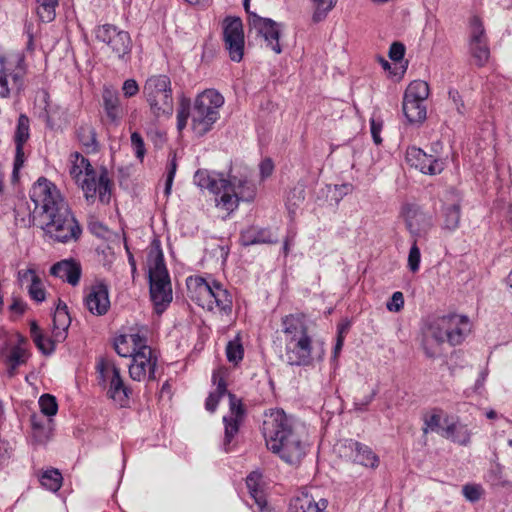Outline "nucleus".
Segmentation results:
<instances>
[{"label": "nucleus", "instance_id": "nucleus-1", "mask_svg": "<svg viewBox=\"0 0 512 512\" xmlns=\"http://www.w3.org/2000/svg\"><path fill=\"white\" fill-rule=\"evenodd\" d=\"M30 198L36 208H41L42 229L55 241H77L82 229L57 187L40 177L31 188Z\"/></svg>", "mask_w": 512, "mask_h": 512}, {"label": "nucleus", "instance_id": "nucleus-2", "mask_svg": "<svg viewBox=\"0 0 512 512\" xmlns=\"http://www.w3.org/2000/svg\"><path fill=\"white\" fill-rule=\"evenodd\" d=\"M267 448L288 464H299L305 455V443L295 421L283 410L272 411L263 422Z\"/></svg>", "mask_w": 512, "mask_h": 512}, {"label": "nucleus", "instance_id": "nucleus-3", "mask_svg": "<svg viewBox=\"0 0 512 512\" xmlns=\"http://www.w3.org/2000/svg\"><path fill=\"white\" fill-rule=\"evenodd\" d=\"M223 104L224 97L214 89H207L199 94L192 111L190 100L183 98L177 111V129L182 131L191 117L193 132L199 137L204 136L219 119V109Z\"/></svg>", "mask_w": 512, "mask_h": 512}, {"label": "nucleus", "instance_id": "nucleus-4", "mask_svg": "<svg viewBox=\"0 0 512 512\" xmlns=\"http://www.w3.org/2000/svg\"><path fill=\"white\" fill-rule=\"evenodd\" d=\"M285 352L283 360L292 366H306L312 360V338L303 313L289 314L282 318Z\"/></svg>", "mask_w": 512, "mask_h": 512}, {"label": "nucleus", "instance_id": "nucleus-5", "mask_svg": "<svg viewBox=\"0 0 512 512\" xmlns=\"http://www.w3.org/2000/svg\"><path fill=\"white\" fill-rule=\"evenodd\" d=\"M150 297L155 311L161 314L172 301V288L161 249L152 250L148 256Z\"/></svg>", "mask_w": 512, "mask_h": 512}, {"label": "nucleus", "instance_id": "nucleus-6", "mask_svg": "<svg viewBox=\"0 0 512 512\" xmlns=\"http://www.w3.org/2000/svg\"><path fill=\"white\" fill-rule=\"evenodd\" d=\"M188 288L194 285L197 292L198 305L209 311L217 309L220 313L229 315L232 312V296L230 292L219 282H207L202 277L189 278Z\"/></svg>", "mask_w": 512, "mask_h": 512}, {"label": "nucleus", "instance_id": "nucleus-7", "mask_svg": "<svg viewBox=\"0 0 512 512\" xmlns=\"http://www.w3.org/2000/svg\"><path fill=\"white\" fill-rule=\"evenodd\" d=\"M143 94L155 117H170L173 114L174 102L171 80L168 76L153 75L149 77L144 84Z\"/></svg>", "mask_w": 512, "mask_h": 512}, {"label": "nucleus", "instance_id": "nucleus-8", "mask_svg": "<svg viewBox=\"0 0 512 512\" xmlns=\"http://www.w3.org/2000/svg\"><path fill=\"white\" fill-rule=\"evenodd\" d=\"M96 370L99 385L103 388L108 387V397L123 406L129 399L131 389L124 383L120 369L113 362L101 358Z\"/></svg>", "mask_w": 512, "mask_h": 512}, {"label": "nucleus", "instance_id": "nucleus-9", "mask_svg": "<svg viewBox=\"0 0 512 512\" xmlns=\"http://www.w3.org/2000/svg\"><path fill=\"white\" fill-rule=\"evenodd\" d=\"M95 36L98 41L109 47L117 59L125 63L128 62L132 50V40L127 31L120 30L112 24H104L97 27Z\"/></svg>", "mask_w": 512, "mask_h": 512}, {"label": "nucleus", "instance_id": "nucleus-10", "mask_svg": "<svg viewBox=\"0 0 512 512\" xmlns=\"http://www.w3.org/2000/svg\"><path fill=\"white\" fill-rule=\"evenodd\" d=\"M469 53L478 67L485 66L490 58L485 28L478 16H473L470 20Z\"/></svg>", "mask_w": 512, "mask_h": 512}, {"label": "nucleus", "instance_id": "nucleus-11", "mask_svg": "<svg viewBox=\"0 0 512 512\" xmlns=\"http://www.w3.org/2000/svg\"><path fill=\"white\" fill-rule=\"evenodd\" d=\"M223 39L232 61L240 62L244 55V32L239 17H226L223 22Z\"/></svg>", "mask_w": 512, "mask_h": 512}, {"label": "nucleus", "instance_id": "nucleus-12", "mask_svg": "<svg viewBox=\"0 0 512 512\" xmlns=\"http://www.w3.org/2000/svg\"><path fill=\"white\" fill-rule=\"evenodd\" d=\"M158 357L152 348H144L132 358L129 365V375L134 381L156 380Z\"/></svg>", "mask_w": 512, "mask_h": 512}, {"label": "nucleus", "instance_id": "nucleus-13", "mask_svg": "<svg viewBox=\"0 0 512 512\" xmlns=\"http://www.w3.org/2000/svg\"><path fill=\"white\" fill-rule=\"evenodd\" d=\"M248 23L264 38L268 48L276 54H280L282 52V47L279 42L281 24L270 18L260 17L254 12L248 13Z\"/></svg>", "mask_w": 512, "mask_h": 512}, {"label": "nucleus", "instance_id": "nucleus-14", "mask_svg": "<svg viewBox=\"0 0 512 512\" xmlns=\"http://www.w3.org/2000/svg\"><path fill=\"white\" fill-rule=\"evenodd\" d=\"M407 163L426 175H437L444 170L445 163L442 159L432 154H427L422 149L410 147L406 151Z\"/></svg>", "mask_w": 512, "mask_h": 512}, {"label": "nucleus", "instance_id": "nucleus-15", "mask_svg": "<svg viewBox=\"0 0 512 512\" xmlns=\"http://www.w3.org/2000/svg\"><path fill=\"white\" fill-rule=\"evenodd\" d=\"M403 216L406 228L413 239L427 235L433 226L432 216L423 212L418 206L406 205L403 208Z\"/></svg>", "mask_w": 512, "mask_h": 512}, {"label": "nucleus", "instance_id": "nucleus-16", "mask_svg": "<svg viewBox=\"0 0 512 512\" xmlns=\"http://www.w3.org/2000/svg\"><path fill=\"white\" fill-rule=\"evenodd\" d=\"M230 415L223 417L225 424V436H224V447L226 451H229V444L231 443L234 436L239 431V425L242 421L245 409L242 401L231 392H228Z\"/></svg>", "mask_w": 512, "mask_h": 512}, {"label": "nucleus", "instance_id": "nucleus-17", "mask_svg": "<svg viewBox=\"0 0 512 512\" xmlns=\"http://www.w3.org/2000/svg\"><path fill=\"white\" fill-rule=\"evenodd\" d=\"M85 305L93 315L106 314L110 307L108 286L103 282L92 286L85 297Z\"/></svg>", "mask_w": 512, "mask_h": 512}, {"label": "nucleus", "instance_id": "nucleus-18", "mask_svg": "<svg viewBox=\"0 0 512 512\" xmlns=\"http://www.w3.org/2000/svg\"><path fill=\"white\" fill-rule=\"evenodd\" d=\"M81 273V265L74 259L61 260L50 268L51 275L66 281L72 286H76L79 283Z\"/></svg>", "mask_w": 512, "mask_h": 512}, {"label": "nucleus", "instance_id": "nucleus-19", "mask_svg": "<svg viewBox=\"0 0 512 512\" xmlns=\"http://www.w3.org/2000/svg\"><path fill=\"white\" fill-rule=\"evenodd\" d=\"M328 501L321 498L315 501L307 491H301L294 496L289 503L290 512H326Z\"/></svg>", "mask_w": 512, "mask_h": 512}, {"label": "nucleus", "instance_id": "nucleus-20", "mask_svg": "<svg viewBox=\"0 0 512 512\" xmlns=\"http://www.w3.org/2000/svg\"><path fill=\"white\" fill-rule=\"evenodd\" d=\"M449 330V315L435 319L428 327V335L423 340V348L425 354L433 358L435 352L429 347V337L432 338L437 344H442L447 341V335Z\"/></svg>", "mask_w": 512, "mask_h": 512}, {"label": "nucleus", "instance_id": "nucleus-21", "mask_svg": "<svg viewBox=\"0 0 512 512\" xmlns=\"http://www.w3.org/2000/svg\"><path fill=\"white\" fill-rule=\"evenodd\" d=\"M103 108L111 123L119 124L124 116L118 92L105 87L102 93Z\"/></svg>", "mask_w": 512, "mask_h": 512}, {"label": "nucleus", "instance_id": "nucleus-22", "mask_svg": "<svg viewBox=\"0 0 512 512\" xmlns=\"http://www.w3.org/2000/svg\"><path fill=\"white\" fill-rule=\"evenodd\" d=\"M469 321L466 316L449 315L447 342L452 346L461 344L469 333Z\"/></svg>", "mask_w": 512, "mask_h": 512}, {"label": "nucleus", "instance_id": "nucleus-23", "mask_svg": "<svg viewBox=\"0 0 512 512\" xmlns=\"http://www.w3.org/2000/svg\"><path fill=\"white\" fill-rule=\"evenodd\" d=\"M71 324V317L67 310V305L59 300L56 310L53 315V329L52 333L55 340L63 342L67 337V331Z\"/></svg>", "mask_w": 512, "mask_h": 512}, {"label": "nucleus", "instance_id": "nucleus-24", "mask_svg": "<svg viewBox=\"0 0 512 512\" xmlns=\"http://www.w3.org/2000/svg\"><path fill=\"white\" fill-rule=\"evenodd\" d=\"M261 480V473L253 471L246 478V486L250 497L254 500L257 510L259 512H267V500L262 489Z\"/></svg>", "mask_w": 512, "mask_h": 512}, {"label": "nucleus", "instance_id": "nucleus-25", "mask_svg": "<svg viewBox=\"0 0 512 512\" xmlns=\"http://www.w3.org/2000/svg\"><path fill=\"white\" fill-rule=\"evenodd\" d=\"M276 242L277 239H274L271 232L265 228L250 226L241 231L240 234V243L243 246H251L255 244H272Z\"/></svg>", "mask_w": 512, "mask_h": 512}, {"label": "nucleus", "instance_id": "nucleus-26", "mask_svg": "<svg viewBox=\"0 0 512 512\" xmlns=\"http://www.w3.org/2000/svg\"><path fill=\"white\" fill-rule=\"evenodd\" d=\"M219 188L220 197L219 199H216L217 206H220L222 209L229 212L234 211L240 201L235 190V184H232V181L221 179Z\"/></svg>", "mask_w": 512, "mask_h": 512}, {"label": "nucleus", "instance_id": "nucleus-27", "mask_svg": "<svg viewBox=\"0 0 512 512\" xmlns=\"http://www.w3.org/2000/svg\"><path fill=\"white\" fill-rule=\"evenodd\" d=\"M403 113L409 123H422L427 117L425 102L403 98Z\"/></svg>", "mask_w": 512, "mask_h": 512}, {"label": "nucleus", "instance_id": "nucleus-28", "mask_svg": "<svg viewBox=\"0 0 512 512\" xmlns=\"http://www.w3.org/2000/svg\"><path fill=\"white\" fill-rule=\"evenodd\" d=\"M441 435L460 445H467L470 442L471 433L467 425L451 423L442 429Z\"/></svg>", "mask_w": 512, "mask_h": 512}, {"label": "nucleus", "instance_id": "nucleus-29", "mask_svg": "<svg viewBox=\"0 0 512 512\" xmlns=\"http://www.w3.org/2000/svg\"><path fill=\"white\" fill-rule=\"evenodd\" d=\"M70 162L71 167L69 173L77 183L81 181L83 173H85V176L92 174V165L90 164L89 160L79 152H74L70 155Z\"/></svg>", "mask_w": 512, "mask_h": 512}, {"label": "nucleus", "instance_id": "nucleus-30", "mask_svg": "<svg viewBox=\"0 0 512 512\" xmlns=\"http://www.w3.org/2000/svg\"><path fill=\"white\" fill-rule=\"evenodd\" d=\"M76 134L86 152L95 153L99 150L97 134L94 127L89 124L80 125Z\"/></svg>", "mask_w": 512, "mask_h": 512}, {"label": "nucleus", "instance_id": "nucleus-31", "mask_svg": "<svg viewBox=\"0 0 512 512\" xmlns=\"http://www.w3.org/2000/svg\"><path fill=\"white\" fill-rule=\"evenodd\" d=\"M212 381L217 385L216 390L211 392L206 399L205 407L208 411L214 412L218 406L221 397L225 394L228 395L227 385L220 372L215 371L212 375Z\"/></svg>", "mask_w": 512, "mask_h": 512}, {"label": "nucleus", "instance_id": "nucleus-32", "mask_svg": "<svg viewBox=\"0 0 512 512\" xmlns=\"http://www.w3.org/2000/svg\"><path fill=\"white\" fill-rule=\"evenodd\" d=\"M222 178H216L207 170H198L194 175V183L201 189H207L211 193L220 194V184Z\"/></svg>", "mask_w": 512, "mask_h": 512}, {"label": "nucleus", "instance_id": "nucleus-33", "mask_svg": "<svg viewBox=\"0 0 512 512\" xmlns=\"http://www.w3.org/2000/svg\"><path fill=\"white\" fill-rule=\"evenodd\" d=\"M442 228L447 231H454L459 227L461 218V206L459 203L445 206L442 211Z\"/></svg>", "mask_w": 512, "mask_h": 512}, {"label": "nucleus", "instance_id": "nucleus-34", "mask_svg": "<svg viewBox=\"0 0 512 512\" xmlns=\"http://www.w3.org/2000/svg\"><path fill=\"white\" fill-rule=\"evenodd\" d=\"M65 114L66 110L64 108L47 102L43 117L47 127L53 130L61 125Z\"/></svg>", "mask_w": 512, "mask_h": 512}, {"label": "nucleus", "instance_id": "nucleus-35", "mask_svg": "<svg viewBox=\"0 0 512 512\" xmlns=\"http://www.w3.org/2000/svg\"><path fill=\"white\" fill-rule=\"evenodd\" d=\"M429 96V85L422 80L412 81L405 90L406 99L425 102Z\"/></svg>", "mask_w": 512, "mask_h": 512}, {"label": "nucleus", "instance_id": "nucleus-36", "mask_svg": "<svg viewBox=\"0 0 512 512\" xmlns=\"http://www.w3.org/2000/svg\"><path fill=\"white\" fill-rule=\"evenodd\" d=\"M355 461L366 467H376L379 459L375 453L366 445L355 442Z\"/></svg>", "mask_w": 512, "mask_h": 512}, {"label": "nucleus", "instance_id": "nucleus-37", "mask_svg": "<svg viewBox=\"0 0 512 512\" xmlns=\"http://www.w3.org/2000/svg\"><path fill=\"white\" fill-rule=\"evenodd\" d=\"M62 481V474L55 468L44 471L40 477L41 485L52 492H57L61 488Z\"/></svg>", "mask_w": 512, "mask_h": 512}, {"label": "nucleus", "instance_id": "nucleus-38", "mask_svg": "<svg viewBox=\"0 0 512 512\" xmlns=\"http://www.w3.org/2000/svg\"><path fill=\"white\" fill-rule=\"evenodd\" d=\"M312 2V21L319 23L326 19L328 13L334 8L337 0H311Z\"/></svg>", "mask_w": 512, "mask_h": 512}, {"label": "nucleus", "instance_id": "nucleus-39", "mask_svg": "<svg viewBox=\"0 0 512 512\" xmlns=\"http://www.w3.org/2000/svg\"><path fill=\"white\" fill-rule=\"evenodd\" d=\"M232 184H235V190L239 200L250 202L255 198L256 188L252 182L246 179L236 180V178H234Z\"/></svg>", "mask_w": 512, "mask_h": 512}, {"label": "nucleus", "instance_id": "nucleus-40", "mask_svg": "<svg viewBox=\"0 0 512 512\" xmlns=\"http://www.w3.org/2000/svg\"><path fill=\"white\" fill-rule=\"evenodd\" d=\"M97 193L102 203H109L111 198V182L106 168H102L98 176Z\"/></svg>", "mask_w": 512, "mask_h": 512}, {"label": "nucleus", "instance_id": "nucleus-41", "mask_svg": "<svg viewBox=\"0 0 512 512\" xmlns=\"http://www.w3.org/2000/svg\"><path fill=\"white\" fill-rule=\"evenodd\" d=\"M37 14L43 22H51L55 18L58 0H36Z\"/></svg>", "mask_w": 512, "mask_h": 512}, {"label": "nucleus", "instance_id": "nucleus-42", "mask_svg": "<svg viewBox=\"0 0 512 512\" xmlns=\"http://www.w3.org/2000/svg\"><path fill=\"white\" fill-rule=\"evenodd\" d=\"M97 185L98 178L96 177L95 170L92 169V174L85 176V178L81 181V187L87 201H94L97 194Z\"/></svg>", "mask_w": 512, "mask_h": 512}, {"label": "nucleus", "instance_id": "nucleus-43", "mask_svg": "<svg viewBox=\"0 0 512 512\" xmlns=\"http://www.w3.org/2000/svg\"><path fill=\"white\" fill-rule=\"evenodd\" d=\"M29 118L21 114L18 118L17 127L14 135L15 144H25L29 139Z\"/></svg>", "mask_w": 512, "mask_h": 512}, {"label": "nucleus", "instance_id": "nucleus-44", "mask_svg": "<svg viewBox=\"0 0 512 512\" xmlns=\"http://www.w3.org/2000/svg\"><path fill=\"white\" fill-rule=\"evenodd\" d=\"M244 349L237 337L235 340L229 341L226 347V356L229 362L237 364L243 359Z\"/></svg>", "mask_w": 512, "mask_h": 512}, {"label": "nucleus", "instance_id": "nucleus-45", "mask_svg": "<svg viewBox=\"0 0 512 512\" xmlns=\"http://www.w3.org/2000/svg\"><path fill=\"white\" fill-rule=\"evenodd\" d=\"M114 348L117 354L121 357H134L136 354L135 348L128 343V336L120 335L114 341Z\"/></svg>", "mask_w": 512, "mask_h": 512}, {"label": "nucleus", "instance_id": "nucleus-46", "mask_svg": "<svg viewBox=\"0 0 512 512\" xmlns=\"http://www.w3.org/2000/svg\"><path fill=\"white\" fill-rule=\"evenodd\" d=\"M41 412L46 416H54L58 411L56 398L50 394H43L39 399Z\"/></svg>", "mask_w": 512, "mask_h": 512}, {"label": "nucleus", "instance_id": "nucleus-47", "mask_svg": "<svg viewBox=\"0 0 512 512\" xmlns=\"http://www.w3.org/2000/svg\"><path fill=\"white\" fill-rule=\"evenodd\" d=\"M36 347L44 354L50 355L55 350L56 343H59L55 340L54 335L52 337H46L45 335L37 336V339L34 341Z\"/></svg>", "mask_w": 512, "mask_h": 512}, {"label": "nucleus", "instance_id": "nucleus-48", "mask_svg": "<svg viewBox=\"0 0 512 512\" xmlns=\"http://www.w3.org/2000/svg\"><path fill=\"white\" fill-rule=\"evenodd\" d=\"M5 63L6 57L0 55V97L2 98H6L10 94Z\"/></svg>", "mask_w": 512, "mask_h": 512}, {"label": "nucleus", "instance_id": "nucleus-49", "mask_svg": "<svg viewBox=\"0 0 512 512\" xmlns=\"http://www.w3.org/2000/svg\"><path fill=\"white\" fill-rule=\"evenodd\" d=\"M420 249L417 246V239H413L412 246L408 255V267L412 272H416L419 269L420 265Z\"/></svg>", "mask_w": 512, "mask_h": 512}, {"label": "nucleus", "instance_id": "nucleus-50", "mask_svg": "<svg viewBox=\"0 0 512 512\" xmlns=\"http://www.w3.org/2000/svg\"><path fill=\"white\" fill-rule=\"evenodd\" d=\"M441 428V416L437 413H434L430 416H426L424 419V427L422 431L424 434H427L429 431L442 432Z\"/></svg>", "mask_w": 512, "mask_h": 512}, {"label": "nucleus", "instance_id": "nucleus-51", "mask_svg": "<svg viewBox=\"0 0 512 512\" xmlns=\"http://www.w3.org/2000/svg\"><path fill=\"white\" fill-rule=\"evenodd\" d=\"M28 292L30 297L36 302H42L45 300V290L42 288L41 281L38 276H35L32 280Z\"/></svg>", "mask_w": 512, "mask_h": 512}, {"label": "nucleus", "instance_id": "nucleus-52", "mask_svg": "<svg viewBox=\"0 0 512 512\" xmlns=\"http://www.w3.org/2000/svg\"><path fill=\"white\" fill-rule=\"evenodd\" d=\"M304 200V190L294 188L291 190L287 197V208L290 213H294L296 207L298 206L299 202H302Z\"/></svg>", "mask_w": 512, "mask_h": 512}, {"label": "nucleus", "instance_id": "nucleus-53", "mask_svg": "<svg viewBox=\"0 0 512 512\" xmlns=\"http://www.w3.org/2000/svg\"><path fill=\"white\" fill-rule=\"evenodd\" d=\"M26 352L20 346H14L11 348L10 354L7 357V364H14V366H20L26 362Z\"/></svg>", "mask_w": 512, "mask_h": 512}, {"label": "nucleus", "instance_id": "nucleus-54", "mask_svg": "<svg viewBox=\"0 0 512 512\" xmlns=\"http://www.w3.org/2000/svg\"><path fill=\"white\" fill-rule=\"evenodd\" d=\"M131 146L134 149L136 157L140 160H143L146 153V149L144 145V140L138 132H133L131 134Z\"/></svg>", "mask_w": 512, "mask_h": 512}, {"label": "nucleus", "instance_id": "nucleus-55", "mask_svg": "<svg viewBox=\"0 0 512 512\" xmlns=\"http://www.w3.org/2000/svg\"><path fill=\"white\" fill-rule=\"evenodd\" d=\"M462 492L467 500L471 502H476L480 499L483 490L480 485L467 484L463 486Z\"/></svg>", "mask_w": 512, "mask_h": 512}, {"label": "nucleus", "instance_id": "nucleus-56", "mask_svg": "<svg viewBox=\"0 0 512 512\" xmlns=\"http://www.w3.org/2000/svg\"><path fill=\"white\" fill-rule=\"evenodd\" d=\"M376 394H377V390L373 389V390H371V392L369 394L365 395L362 398L356 397L354 400V403H353L354 409L357 411H366L368 405L373 401Z\"/></svg>", "mask_w": 512, "mask_h": 512}, {"label": "nucleus", "instance_id": "nucleus-57", "mask_svg": "<svg viewBox=\"0 0 512 512\" xmlns=\"http://www.w3.org/2000/svg\"><path fill=\"white\" fill-rule=\"evenodd\" d=\"M387 309L392 312H399L404 306V296L400 291L393 293L391 299L387 302Z\"/></svg>", "mask_w": 512, "mask_h": 512}, {"label": "nucleus", "instance_id": "nucleus-58", "mask_svg": "<svg viewBox=\"0 0 512 512\" xmlns=\"http://www.w3.org/2000/svg\"><path fill=\"white\" fill-rule=\"evenodd\" d=\"M389 58L393 61H401L405 55V46L401 42H393L389 49Z\"/></svg>", "mask_w": 512, "mask_h": 512}, {"label": "nucleus", "instance_id": "nucleus-59", "mask_svg": "<svg viewBox=\"0 0 512 512\" xmlns=\"http://www.w3.org/2000/svg\"><path fill=\"white\" fill-rule=\"evenodd\" d=\"M128 336V343L131 344L133 348H135V352H141L144 348H150L148 345H146V338L139 335L138 333L135 334H129Z\"/></svg>", "mask_w": 512, "mask_h": 512}, {"label": "nucleus", "instance_id": "nucleus-60", "mask_svg": "<svg viewBox=\"0 0 512 512\" xmlns=\"http://www.w3.org/2000/svg\"><path fill=\"white\" fill-rule=\"evenodd\" d=\"M448 94L457 112L460 115H464L466 113V107L460 93L457 90H450Z\"/></svg>", "mask_w": 512, "mask_h": 512}, {"label": "nucleus", "instance_id": "nucleus-61", "mask_svg": "<svg viewBox=\"0 0 512 512\" xmlns=\"http://www.w3.org/2000/svg\"><path fill=\"white\" fill-rule=\"evenodd\" d=\"M176 169H177V163H176L175 158H173L169 163L167 178H166V183H165V191L164 192L167 196L171 193L172 183L174 180Z\"/></svg>", "mask_w": 512, "mask_h": 512}, {"label": "nucleus", "instance_id": "nucleus-62", "mask_svg": "<svg viewBox=\"0 0 512 512\" xmlns=\"http://www.w3.org/2000/svg\"><path fill=\"white\" fill-rule=\"evenodd\" d=\"M122 91L125 97L130 98L139 92V86L134 79H127L123 83Z\"/></svg>", "mask_w": 512, "mask_h": 512}, {"label": "nucleus", "instance_id": "nucleus-63", "mask_svg": "<svg viewBox=\"0 0 512 512\" xmlns=\"http://www.w3.org/2000/svg\"><path fill=\"white\" fill-rule=\"evenodd\" d=\"M16 145V153H15V159H14V168L13 173L16 174L18 170L23 166L24 164V144H15Z\"/></svg>", "mask_w": 512, "mask_h": 512}, {"label": "nucleus", "instance_id": "nucleus-64", "mask_svg": "<svg viewBox=\"0 0 512 512\" xmlns=\"http://www.w3.org/2000/svg\"><path fill=\"white\" fill-rule=\"evenodd\" d=\"M260 174L263 179L272 175L274 170L273 161L270 158H265L259 165Z\"/></svg>", "mask_w": 512, "mask_h": 512}]
</instances>
